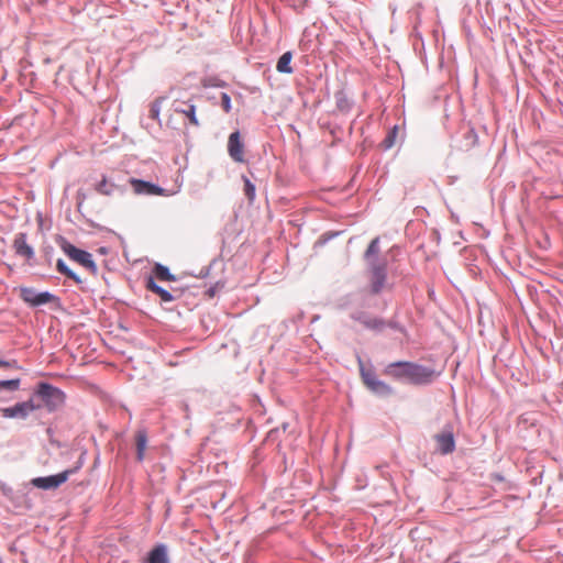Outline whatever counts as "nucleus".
I'll return each instance as SVG.
<instances>
[{
  "mask_svg": "<svg viewBox=\"0 0 563 563\" xmlns=\"http://www.w3.org/2000/svg\"><path fill=\"white\" fill-rule=\"evenodd\" d=\"M136 459L142 462L147 448V434L145 430H139L135 434Z\"/></svg>",
  "mask_w": 563,
  "mask_h": 563,
  "instance_id": "2eb2a0df",
  "label": "nucleus"
},
{
  "mask_svg": "<svg viewBox=\"0 0 563 563\" xmlns=\"http://www.w3.org/2000/svg\"><path fill=\"white\" fill-rule=\"evenodd\" d=\"M164 98H157L155 99L150 107V118L153 120H158L159 113H161V104L163 102Z\"/></svg>",
  "mask_w": 563,
  "mask_h": 563,
  "instance_id": "5701e85b",
  "label": "nucleus"
},
{
  "mask_svg": "<svg viewBox=\"0 0 563 563\" xmlns=\"http://www.w3.org/2000/svg\"><path fill=\"white\" fill-rule=\"evenodd\" d=\"M221 107L227 113L231 111V98L225 92L221 93Z\"/></svg>",
  "mask_w": 563,
  "mask_h": 563,
  "instance_id": "a878e982",
  "label": "nucleus"
},
{
  "mask_svg": "<svg viewBox=\"0 0 563 563\" xmlns=\"http://www.w3.org/2000/svg\"><path fill=\"white\" fill-rule=\"evenodd\" d=\"M397 126H395L389 133L388 135L386 136V139L384 140V144H385V147L386 148H390L394 144H395V139H396V135H397Z\"/></svg>",
  "mask_w": 563,
  "mask_h": 563,
  "instance_id": "393cba45",
  "label": "nucleus"
},
{
  "mask_svg": "<svg viewBox=\"0 0 563 563\" xmlns=\"http://www.w3.org/2000/svg\"><path fill=\"white\" fill-rule=\"evenodd\" d=\"M379 253V238H375L371 241L366 252H365V260L371 264H376L374 262V257H376Z\"/></svg>",
  "mask_w": 563,
  "mask_h": 563,
  "instance_id": "a211bd4d",
  "label": "nucleus"
},
{
  "mask_svg": "<svg viewBox=\"0 0 563 563\" xmlns=\"http://www.w3.org/2000/svg\"><path fill=\"white\" fill-rule=\"evenodd\" d=\"M113 184H109L106 176L96 185V190L104 196H110L113 191Z\"/></svg>",
  "mask_w": 563,
  "mask_h": 563,
  "instance_id": "412c9836",
  "label": "nucleus"
},
{
  "mask_svg": "<svg viewBox=\"0 0 563 563\" xmlns=\"http://www.w3.org/2000/svg\"><path fill=\"white\" fill-rule=\"evenodd\" d=\"M81 467V463H78V465L74 468L66 470L62 473H58L56 475H51L46 477H35L31 481V484L40 489H55L59 487L62 484H64L70 475L75 474L79 468Z\"/></svg>",
  "mask_w": 563,
  "mask_h": 563,
  "instance_id": "7ed1b4c3",
  "label": "nucleus"
},
{
  "mask_svg": "<svg viewBox=\"0 0 563 563\" xmlns=\"http://www.w3.org/2000/svg\"><path fill=\"white\" fill-rule=\"evenodd\" d=\"M21 297L25 302L30 303L31 306H40L55 300L54 295L47 291L36 292L31 288H23L21 290Z\"/></svg>",
  "mask_w": 563,
  "mask_h": 563,
  "instance_id": "9d476101",
  "label": "nucleus"
},
{
  "mask_svg": "<svg viewBox=\"0 0 563 563\" xmlns=\"http://www.w3.org/2000/svg\"><path fill=\"white\" fill-rule=\"evenodd\" d=\"M20 387V379L0 380V389L18 390Z\"/></svg>",
  "mask_w": 563,
  "mask_h": 563,
  "instance_id": "b1692460",
  "label": "nucleus"
},
{
  "mask_svg": "<svg viewBox=\"0 0 563 563\" xmlns=\"http://www.w3.org/2000/svg\"><path fill=\"white\" fill-rule=\"evenodd\" d=\"M146 287L148 290L158 295L161 299L165 302H169L174 299L170 292L158 286L152 277L147 279Z\"/></svg>",
  "mask_w": 563,
  "mask_h": 563,
  "instance_id": "dca6fc26",
  "label": "nucleus"
},
{
  "mask_svg": "<svg viewBox=\"0 0 563 563\" xmlns=\"http://www.w3.org/2000/svg\"><path fill=\"white\" fill-rule=\"evenodd\" d=\"M145 563H168L166 547L164 544L154 547L150 551Z\"/></svg>",
  "mask_w": 563,
  "mask_h": 563,
  "instance_id": "4468645a",
  "label": "nucleus"
},
{
  "mask_svg": "<svg viewBox=\"0 0 563 563\" xmlns=\"http://www.w3.org/2000/svg\"><path fill=\"white\" fill-rule=\"evenodd\" d=\"M13 247L15 250V253L26 260H30L33 257L34 252L33 249L26 243V234L20 233L15 236L13 242Z\"/></svg>",
  "mask_w": 563,
  "mask_h": 563,
  "instance_id": "f8f14e48",
  "label": "nucleus"
},
{
  "mask_svg": "<svg viewBox=\"0 0 563 563\" xmlns=\"http://www.w3.org/2000/svg\"><path fill=\"white\" fill-rule=\"evenodd\" d=\"M435 440L442 454H448L454 451L455 441L452 432H443L438 434Z\"/></svg>",
  "mask_w": 563,
  "mask_h": 563,
  "instance_id": "ddd939ff",
  "label": "nucleus"
},
{
  "mask_svg": "<svg viewBox=\"0 0 563 563\" xmlns=\"http://www.w3.org/2000/svg\"><path fill=\"white\" fill-rule=\"evenodd\" d=\"M228 152L230 157L238 162L243 163L244 159V144L241 140V134L239 131H235L230 134L228 140Z\"/></svg>",
  "mask_w": 563,
  "mask_h": 563,
  "instance_id": "1a4fd4ad",
  "label": "nucleus"
},
{
  "mask_svg": "<svg viewBox=\"0 0 563 563\" xmlns=\"http://www.w3.org/2000/svg\"><path fill=\"white\" fill-rule=\"evenodd\" d=\"M354 319L366 329L377 332L383 331L387 324L385 320L364 312L358 313Z\"/></svg>",
  "mask_w": 563,
  "mask_h": 563,
  "instance_id": "9b49d317",
  "label": "nucleus"
},
{
  "mask_svg": "<svg viewBox=\"0 0 563 563\" xmlns=\"http://www.w3.org/2000/svg\"><path fill=\"white\" fill-rule=\"evenodd\" d=\"M36 395L42 399L45 407L49 411H53L60 407L65 399L64 393L62 390L47 383L38 384Z\"/></svg>",
  "mask_w": 563,
  "mask_h": 563,
  "instance_id": "f03ea898",
  "label": "nucleus"
},
{
  "mask_svg": "<svg viewBox=\"0 0 563 563\" xmlns=\"http://www.w3.org/2000/svg\"><path fill=\"white\" fill-rule=\"evenodd\" d=\"M129 183L132 186L134 194H136V195L168 196V192L166 189H164L155 184H152V183H148V181H145L142 179H137V178H130Z\"/></svg>",
  "mask_w": 563,
  "mask_h": 563,
  "instance_id": "423d86ee",
  "label": "nucleus"
},
{
  "mask_svg": "<svg viewBox=\"0 0 563 563\" xmlns=\"http://www.w3.org/2000/svg\"><path fill=\"white\" fill-rule=\"evenodd\" d=\"M291 59H292L291 52H285L279 57V59L277 62V65H276L277 71L283 73V74H291L292 73V67L290 66Z\"/></svg>",
  "mask_w": 563,
  "mask_h": 563,
  "instance_id": "f3484780",
  "label": "nucleus"
},
{
  "mask_svg": "<svg viewBox=\"0 0 563 563\" xmlns=\"http://www.w3.org/2000/svg\"><path fill=\"white\" fill-rule=\"evenodd\" d=\"M361 376L363 383L366 385L368 389L378 394V395H389L391 394V388L386 383L377 379L374 372L371 369H366L361 363Z\"/></svg>",
  "mask_w": 563,
  "mask_h": 563,
  "instance_id": "39448f33",
  "label": "nucleus"
},
{
  "mask_svg": "<svg viewBox=\"0 0 563 563\" xmlns=\"http://www.w3.org/2000/svg\"><path fill=\"white\" fill-rule=\"evenodd\" d=\"M38 408H40L38 405H35L32 400H27V401L15 404L12 407L2 408L0 411L4 418H15V417L25 418L29 416V413L35 411Z\"/></svg>",
  "mask_w": 563,
  "mask_h": 563,
  "instance_id": "0eeeda50",
  "label": "nucleus"
},
{
  "mask_svg": "<svg viewBox=\"0 0 563 563\" xmlns=\"http://www.w3.org/2000/svg\"><path fill=\"white\" fill-rule=\"evenodd\" d=\"M384 374L396 379H406L416 385L428 384L437 377V373L432 368L411 362L390 363L385 367Z\"/></svg>",
  "mask_w": 563,
  "mask_h": 563,
  "instance_id": "f257e3e1",
  "label": "nucleus"
},
{
  "mask_svg": "<svg viewBox=\"0 0 563 563\" xmlns=\"http://www.w3.org/2000/svg\"><path fill=\"white\" fill-rule=\"evenodd\" d=\"M154 273L155 276L161 280H175V277L169 273V269L166 266L157 264L154 268Z\"/></svg>",
  "mask_w": 563,
  "mask_h": 563,
  "instance_id": "aec40b11",
  "label": "nucleus"
},
{
  "mask_svg": "<svg viewBox=\"0 0 563 563\" xmlns=\"http://www.w3.org/2000/svg\"><path fill=\"white\" fill-rule=\"evenodd\" d=\"M245 195L250 200H253L255 197V187L249 179H245Z\"/></svg>",
  "mask_w": 563,
  "mask_h": 563,
  "instance_id": "cd10ccee",
  "label": "nucleus"
},
{
  "mask_svg": "<svg viewBox=\"0 0 563 563\" xmlns=\"http://www.w3.org/2000/svg\"><path fill=\"white\" fill-rule=\"evenodd\" d=\"M386 264L371 265L369 288L372 294H378L386 283Z\"/></svg>",
  "mask_w": 563,
  "mask_h": 563,
  "instance_id": "6e6552de",
  "label": "nucleus"
},
{
  "mask_svg": "<svg viewBox=\"0 0 563 563\" xmlns=\"http://www.w3.org/2000/svg\"><path fill=\"white\" fill-rule=\"evenodd\" d=\"M0 367L9 368V369H20L21 368L19 366L16 360L4 361V360H1V358H0Z\"/></svg>",
  "mask_w": 563,
  "mask_h": 563,
  "instance_id": "bb28decb",
  "label": "nucleus"
},
{
  "mask_svg": "<svg viewBox=\"0 0 563 563\" xmlns=\"http://www.w3.org/2000/svg\"><path fill=\"white\" fill-rule=\"evenodd\" d=\"M56 269L60 274L67 276L70 279H73L76 284H81L82 283L81 278L78 275H76L71 269H69L68 266L66 265V263L63 260H58L57 261Z\"/></svg>",
  "mask_w": 563,
  "mask_h": 563,
  "instance_id": "6ab92c4d",
  "label": "nucleus"
},
{
  "mask_svg": "<svg viewBox=\"0 0 563 563\" xmlns=\"http://www.w3.org/2000/svg\"><path fill=\"white\" fill-rule=\"evenodd\" d=\"M62 249L69 256V258L80 264L92 274L97 273L98 267L92 258V255L89 252L77 249L76 246L68 242H64Z\"/></svg>",
  "mask_w": 563,
  "mask_h": 563,
  "instance_id": "20e7f679",
  "label": "nucleus"
},
{
  "mask_svg": "<svg viewBox=\"0 0 563 563\" xmlns=\"http://www.w3.org/2000/svg\"><path fill=\"white\" fill-rule=\"evenodd\" d=\"M177 112L186 115L190 122V124L197 126L199 125V121L196 117V107L194 104H188L187 109L176 110Z\"/></svg>",
  "mask_w": 563,
  "mask_h": 563,
  "instance_id": "4be33fe9",
  "label": "nucleus"
}]
</instances>
